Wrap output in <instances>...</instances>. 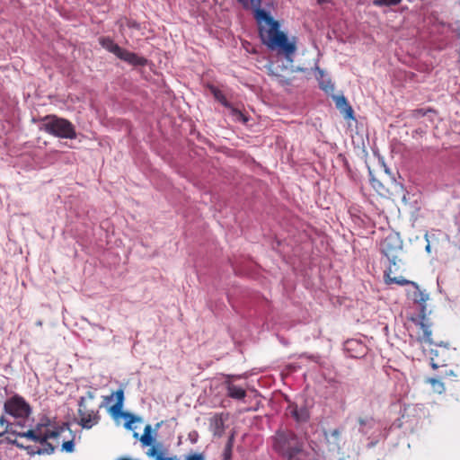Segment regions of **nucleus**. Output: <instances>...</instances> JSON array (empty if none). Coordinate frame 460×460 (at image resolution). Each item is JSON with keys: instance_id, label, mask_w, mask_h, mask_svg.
Returning <instances> with one entry per match:
<instances>
[{"instance_id": "nucleus-1", "label": "nucleus", "mask_w": 460, "mask_h": 460, "mask_svg": "<svg viewBox=\"0 0 460 460\" xmlns=\"http://www.w3.org/2000/svg\"><path fill=\"white\" fill-rule=\"evenodd\" d=\"M250 2L257 22H265V26H260L261 42L269 49L282 54L286 58L292 56L296 49V38H288L284 31H280L279 22L261 7V0H250Z\"/></svg>"}, {"instance_id": "nucleus-2", "label": "nucleus", "mask_w": 460, "mask_h": 460, "mask_svg": "<svg viewBox=\"0 0 460 460\" xmlns=\"http://www.w3.org/2000/svg\"><path fill=\"white\" fill-rule=\"evenodd\" d=\"M379 249L383 256L388 260L390 263L388 268H391L392 270L393 267L397 270L400 264L402 263L404 257L403 242L398 233L389 232L380 242Z\"/></svg>"}, {"instance_id": "nucleus-3", "label": "nucleus", "mask_w": 460, "mask_h": 460, "mask_svg": "<svg viewBox=\"0 0 460 460\" xmlns=\"http://www.w3.org/2000/svg\"><path fill=\"white\" fill-rule=\"evenodd\" d=\"M394 270L391 268H387L384 272L385 282L387 285L396 284L398 286L410 285L411 289L407 291V296L413 303L418 304L420 307V312L425 313L427 310L426 302L429 299V295L425 290L420 289V286L414 282L404 279L402 276L394 277L392 276Z\"/></svg>"}, {"instance_id": "nucleus-4", "label": "nucleus", "mask_w": 460, "mask_h": 460, "mask_svg": "<svg viewBox=\"0 0 460 460\" xmlns=\"http://www.w3.org/2000/svg\"><path fill=\"white\" fill-rule=\"evenodd\" d=\"M40 121V129L51 136L67 139L76 138L75 126L64 118L57 115H47L41 118Z\"/></svg>"}, {"instance_id": "nucleus-5", "label": "nucleus", "mask_w": 460, "mask_h": 460, "mask_svg": "<svg viewBox=\"0 0 460 460\" xmlns=\"http://www.w3.org/2000/svg\"><path fill=\"white\" fill-rule=\"evenodd\" d=\"M95 399V394L88 391L84 396L78 401L77 413L79 416L78 424L86 429H92L99 423L101 416L97 408L92 407L90 402Z\"/></svg>"}, {"instance_id": "nucleus-6", "label": "nucleus", "mask_w": 460, "mask_h": 460, "mask_svg": "<svg viewBox=\"0 0 460 460\" xmlns=\"http://www.w3.org/2000/svg\"><path fill=\"white\" fill-rule=\"evenodd\" d=\"M430 365L433 369L452 364L457 356L456 349L443 342L431 344Z\"/></svg>"}, {"instance_id": "nucleus-7", "label": "nucleus", "mask_w": 460, "mask_h": 460, "mask_svg": "<svg viewBox=\"0 0 460 460\" xmlns=\"http://www.w3.org/2000/svg\"><path fill=\"white\" fill-rule=\"evenodd\" d=\"M4 412L14 419L26 420L31 414L30 403L21 395L14 394L4 404Z\"/></svg>"}, {"instance_id": "nucleus-8", "label": "nucleus", "mask_w": 460, "mask_h": 460, "mask_svg": "<svg viewBox=\"0 0 460 460\" xmlns=\"http://www.w3.org/2000/svg\"><path fill=\"white\" fill-rule=\"evenodd\" d=\"M66 430L69 431L70 433L72 432L67 423H62L59 427L54 428L51 429V431H49L45 435L38 434L37 431H35L33 429H28L24 432L12 431V434L15 435L16 437L26 438L34 442L43 444L49 438H58Z\"/></svg>"}, {"instance_id": "nucleus-9", "label": "nucleus", "mask_w": 460, "mask_h": 460, "mask_svg": "<svg viewBox=\"0 0 460 460\" xmlns=\"http://www.w3.org/2000/svg\"><path fill=\"white\" fill-rule=\"evenodd\" d=\"M411 323L417 329V341L420 343L433 344L431 323L426 316V312L418 316L411 317Z\"/></svg>"}, {"instance_id": "nucleus-10", "label": "nucleus", "mask_w": 460, "mask_h": 460, "mask_svg": "<svg viewBox=\"0 0 460 460\" xmlns=\"http://www.w3.org/2000/svg\"><path fill=\"white\" fill-rule=\"evenodd\" d=\"M295 439L292 432L278 431L274 438V448L280 454L288 456L289 458L299 451L298 448L291 445V441Z\"/></svg>"}, {"instance_id": "nucleus-11", "label": "nucleus", "mask_w": 460, "mask_h": 460, "mask_svg": "<svg viewBox=\"0 0 460 460\" xmlns=\"http://www.w3.org/2000/svg\"><path fill=\"white\" fill-rule=\"evenodd\" d=\"M269 62L266 65L270 75L279 77L288 78L296 69L293 66L294 59H268Z\"/></svg>"}, {"instance_id": "nucleus-12", "label": "nucleus", "mask_w": 460, "mask_h": 460, "mask_svg": "<svg viewBox=\"0 0 460 460\" xmlns=\"http://www.w3.org/2000/svg\"><path fill=\"white\" fill-rule=\"evenodd\" d=\"M114 395L116 396V403L111 406L109 411L114 417L121 416L124 419L128 420L126 422V427L129 428L131 423L138 421L140 419L136 417L135 415L129 412L122 411L123 402H124V391L123 389H119L115 392Z\"/></svg>"}, {"instance_id": "nucleus-13", "label": "nucleus", "mask_w": 460, "mask_h": 460, "mask_svg": "<svg viewBox=\"0 0 460 460\" xmlns=\"http://www.w3.org/2000/svg\"><path fill=\"white\" fill-rule=\"evenodd\" d=\"M100 45L116 58H137L134 53H126L117 43L109 37L99 39Z\"/></svg>"}, {"instance_id": "nucleus-14", "label": "nucleus", "mask_w": 460, "mask_h": 460, "mask_svg": "<svg viewBox=\"0 0 460 460\" xmlns=\"http://www.w3.org/2000/svg\"><path fill=\"white\" fill-rule=\"evenodd\" d=\"M422 408L419 404H409L404 406L402 412V419L405 422L418 420L420 418Z\"/></svg>"}, {"instance_id": "nucleus-15", "label": "nucleus", "mask_w": 460, "mask_h": 460, "mask_svg": "<svg viewBox=\"0 0 460 460\" xmlns=\"http://www.w3.org/2000/svg\"><path fill=\"white\" fill-rule=\"evenodd\" d=\"M288 410L297 422H306L310 418L309 411L305 407L298 408L296 404L292 403L288 406Z\"/></svg>"}, {"instance_id": "nucleus-16", "label": "nucleus", "mask_w": 460, "mask_h": 460, "mask_svg": "<svg viewBox=\"0 0 460 460\" xmlns=\"http://www.w3.org/2000/svg\"><path fill=\"white\" fill-rule=\"evenodd\" d=\"M60 425H56V422L53 421L47 416H43L40 418V421L35 425L34 430L37 431L40 435H45L49 431H51L54 428L59 427Z\"/></svg>"}, {"instance_id": "nucleus-17", "label": "nucleus", "mask_w": 460, "mask_h": 460, "mask_svg": "<svg viewBox=\"0 0 460 460\" xmlns=\"http://www.w3.org/2000/svg\"><path fill=\"white\" fill-rule=\"evenodd\" d=\"M334 101L336 107L341 111L346 119L353 118V109L343 95L335 96Z\"/></svg>"}, {"instance_id": "nucleus-18", "label": "nucleus", "mask_w": 460, "mask_h": 460, "mask_svg": "<svg viewBox=\"0 0 460 460\" xmlns=\"http://www.w3.org/2000/svg\"><path fill=\"white\" fill-rule=\"evenodd\" d=\"M358 423L359 425L358 432L367 434L375 427L376 420L372 416H360L358 418Z\"/></svg>"}, {"instance_id": "nucleus-19", "label": "nucleus", "mask_w": 460, "mask_h": 460, "mask_svg": "<svg viewBox=\"0 0 460 460\" xmlns=\"http://www.w3.org/2000/svg\"><path fill=\"white\" fill-rule=\"evenodd\" d=\"M227 395L233 399L242 400L246 396V391L234 384H227Z\"/></svg>"}, {"instance_id": "nucleus-20", "label": "nucleus", "mask_w": 460, "mask_h": 460, "mask_svg": "<svg viewBox=\"0 0 460 460\" xmlns=\"http://www.w3.org/2000/svg\"><path fill=\"white\" fill-rule=\"evenodd\" d=\"M208 87L217 101H218L220 103H222V105H224L226 108L231 107V103L226 100L222 91H220L218 88L212 84H209Z\"/></svg>"}, {"instance_id": "nucleus-21", "label": "nucleus", "mask_w": 460, "mask_h": 460, "mask_svg": "<svg viewBox=\"0 0 460 460\" xmlns=\"http://www.w3.org/2000/svg\"><path fill=\"white\" fill-rule=\"evenodd\" d=\"M427 383L430 385L433 392L437 394H442L445 392V385L440 378H428Z\"/></svg>"}, {"instance_id": "nucleus-22", "label": "nucleus", "mask_w": 460, "mask_h": 460, "mask_svg": "<svg viewBox=\"0 0 460 460\" xmlns=\"http://www.w3.org/2000/svg\"><path fill=\"white\" fill-rule=\"evenodd\" d=\"M151 432L152 427L151 425L147 424L144 429V434L140 438V442L142 443L143 446L147 447L152 445L154 438L151 435Z\"/></svg>"}, {"instance_id": "nucleus-23", "label": "nucleus", "mask_w": 460, "mask_h": 460, "mask_svg": "<svg viewBox=\"0 0 460 460\" xmlns=\"http://www.w3.org/2000/svg\"><path fill=\"white\" fill-rule=\"evenodd\" d=\"M402 0H374L373 4L376 6H394L401 4Z\"/></svg>"}, {"instance_id": "nucleus-24", "label": "nucleus", "mask_w": 460, "mask_h": 460, "mask_svg": "<svg viewBox=\"0 0 460 460\" xmlns=\"http://www.w3.org/2000/svg\"><path fill=\"white\" fill-rule=\"evenodd\" d=\"M233 436L228 439L225 450H224V460H231L232 449H233Z\"/></svg>"}, {"instance_id": "nucleus-25", "label": "nucleus", "mask_w": 460, "mask_h": 460, "mask_svg": "<svg viewBox=\"0 0 460 460\" xmlns=\"http://www.w3.org/2000/svg\"><path fill=\"white\" fill-rule=\"evenodd\" d=\"M229 109L231 110L232 115L235 118L237 121H242L245 123L248 120L247 117L242 111L234 108L232 105Z\"/></svg>"}, {"instance_id": "nucleus-26", "label": "nucleus", "mask_w": 460, "mask_h": 460, "mask_svg": "<svg viewBox=\"0 0 460 460\" xmlns=\"http://www.w3.org/2000/svg\"><path fill=\"white\" fill-rule=\"evenodd\" d=\"M75 435H72V438L67 441L63 442L62 450L66 453H73L75 451V443H74Z\"/></svg>"}, {"instance_id": "nucleus-27", "label": "nucleus", "mask_w": 460, "mask_h": 460, "mask_svg": "<svg viewBox=\"0 0 460 460\" xmlns=\"http://www.w3.org/2000/svg\"><path fill=\"white\" fill-rule=\"evenodd\" d=\"M44 446V448L43 449H39L37 451V454L40 455V454H48V455H51L55 452V447L48 442V440H46V442H44L42 444Z\"/></svg>"}, {"instance_id": "nucleus-28", "label": "nucleus", "mask_w": 460, "mask_h": 460, "mask_svg": "<svg viewBox=\"0 0 460 460\" xmlns=\"http://www.w3.org/2000/svg\"><path fill=\"white\" fill-rule=\"evenodd\" d=\"M8 433H10V436L6 437L5 438V440L9 443V444H12V445H15L17 447L19 448H24L23 445L19 443L17 441L16 438H13L12 436H14L13 434H12V431H9Z\"/></svg>"}, {"instance_id": "nucleus-29", "label": "nucleus", "mask_w": 460, "mask_h": 460, "mask_svg": "<svg viewBox=\"0 0 460 460\" xmlns=\"http://www.w3.org/2000/svg\"><path fill=\"white\" fill-rule=\"evenodd\" d=\"M125 61H128L132 66H143L147 63V59H124Z\"/></svg>"}, {"instance_id": "nucleus-30", "label": "nucleus", "mask_w": 460, "mask_h": 460, "mask_svg": "<svg viewBox=\"0 0 460 460\" xmlns=\"http://www.w3.org/2000/svg\"><path fill=\"white\" fill-rule=\"evenodd\" d=\"M185 460H205L202 453H194L186 456Z\"/></svg>"}, {"instance_id": "nucleus-31", "label": "nucleus", "mask_w": 460, "mask_h": 460, "mask_svg": "<svg viewBox=\"0 0 460 460\" xmlns=\"http://www.w3.org/2000/svg\"><path fill=\"white\" fill-rule=\"evenodd\" d=\"M341 430L339 429H334L331 431V436L335 439V441H338L341 437Z\"/></svg>"}, {"instance_id": "nucleus-32", "label": "nucleus", "mask_w": 460, "mask_h": 460, "mask_svg": "<svg viewBox=\"0 0 460 460\" xmlns=\"http://www.w3.org/2000/svg\"><path fill=\"white\" fill-rule=\"evenodd\" d=\"M147 455L149 456H159L157 448L155 447H154V446L148 449Z\"/></svg>"}, {"instance_id": "nucleus-33", "label": "nucleus", "mask_w": 460, "mask_h": 460, "mask_svg": "<svg viewBox=\"0 0 460 460\" xmlns=\"http://www.w3.org/2000/svg\"><path fill=\"white\" fill-rule=\"evenodd\" d=\"M0 426H1V427H5V429H8L9 423H8V421L6 420V419L4 418V416H1V417H0Z\"/></svg>"}, {"instance_id": "nucleus-34", "label": "nucleus", "mask_w": 460, "mask_h": 460, "mask_svg": "<svg viewBox=\"0 0 460 460\" xmlns=\"http://www.w3.org/2000/svg\"><path fill=\"white\" fill-rule=\"evenodd\" d=\"M445 376L458 377L460 376V373H455L453 370H449L445 372Z\"/></svg>"}, {"instance_id": "nucleus-35", "label": "nucleus", "mask_w": 460, "mask_h": 460, "mask_svg": "<svg viewBox=\"0 0 460 460\" xmlns=\"http://www.w3.org/2000/svg\"><path fill=\"white\" fill-rule=\"evenodd\" d=\"M157 460H178L176 456L173 457H163L162 456H158Z\"/></svg>"}, {"instance_id": "nucleus-36", "label": "nucleus", "mask_w": 460, "mask_h": 460, "mask_svg": "<svg viewBox=\"0 0 460 460\" xmlns=\"http://www.w3.org/2000/svg\"><path fill=\"white\" fill-rule=\"evenodd\" d=\"M321 88H322L323 90H324L325 92H327V93L329 92V90H333V86H332V85H330V86H329V85H323V84H322V85H321Z\"/></svg>"}, {"instance_id": "nucleus-37", "label": "nucleus", "mask_w": 460, "mask_h": 460, "mask_svg": "<svg viewBox=\"0 0 460 460\" xmlns=\"http://www.w3.org/2000/svg\"><path fill=\"white\" fill-rule=\"evenodd\" d=\"M416 116H424L425 112L422 110H417L414 111Z\"/></svg>"}, {"instance_id": "nucleus-38", "label": "nucleus", "mask_w": 460, "mask_h": 460, "mask_svg": "<svg viewBox=\"0 0 460 460\" xmlns=\"http://www.w3.org/2000/svg\"><path fill=\"white\" fill-rule=\"evenodd\" d=\"M239 3H241L243 6H247L249 0H238Z\"/></svg>"}, {"instance_id": "nucleus-39", "label": "nucleus", "mask_w": 460, "mask_h": 460, "mask_svg": "<svg viewBox=\"0 0 460 460\" xmlns=\"http://www.w3.org/2000/svg\"><path fill=\"white\" fill-rule=\"evenodd\" d=\"M7 432H9V429H4L3 431L0 432V438L3 437Z\"/></svg>"}, {"instance_id": "nucleus-40", "label": "nucleus", "mask_w": 460, "mask_h": 460, "mask_svg": "<svg viewBox=\"0 0 460 460\" xmlns=\"http://www.w3.org/2000/svg\"><path fill=\"white\" fill-rule=\"evenodd\" d=\"M36 325L37 326H42V321L41 320H39L36 322Z\"/></svg>"}, {"instance_id": "nucleus-41", "label": "nucleus", "mask_w": 460, "mask_h": 460, "mask_svg": "<svg viewBox=\"0 0 460 460\" xmlns=\"http://www.w3.org/2000/svg\"><path fill=\"white\" fill-rule=\"evenodd\" d=\"M216 422H217V426H219V425H222V424H223L221 420H217Z\"/></svg>"}, {"instance_id": "nucleus-42", "label": "nucleus", "mask_w": 460, "mask_h": 460, "mask_svg": "<svg viewBox=\"0 0 460 460\" xmlns=\"http://www.w3.org/2000/svg\"><path fill=\"white\" fill-rule=\"evenodd\" d=\"M426 250H427L428 252H429V250H430V245H429V243H428V244H427V246H426Z\"/></svg>"}, {"instance_id": "nucleus-43", "label": "nucleus", "mask_w": 460, "mask_h": 460, "mask_svg": "<svg viewBox=\"0 0 460 460\" xmlns=\"http://www.w3.org/2000/svg\"><path fill=\"white\" fill-rule=\"evenodd\" d=\"M376 181H373V187L376 188V184H375Z\"/></svg>"}, {"instance_id": "nucleus-44", "label": "nucleus", "mask_w": 460, "mask_h": 460, "mask_svg": "<svg viewBox=\"0 0 460 460\" xmlns=\"http://www.w3.org/2000/svg\"><path fill=\"white\" fill-rule=\"evenodd\" d=\"M318 2H319V3H323V0H318Z\"/></svg>"}, {"instance_id": "nucleus-45", "label": "nucleus", "mask_w": 460, "mask_h": 460, "mask_svg": "<svg viewBox=\"0 0 460 460\" xmlns=\"http://www.w3.org/2000/svg\"><path fill=\"white\" fill-rule=\"evenodd\" d=\"M157 460V459H156Z\"/></svg>"}]
</instances>
